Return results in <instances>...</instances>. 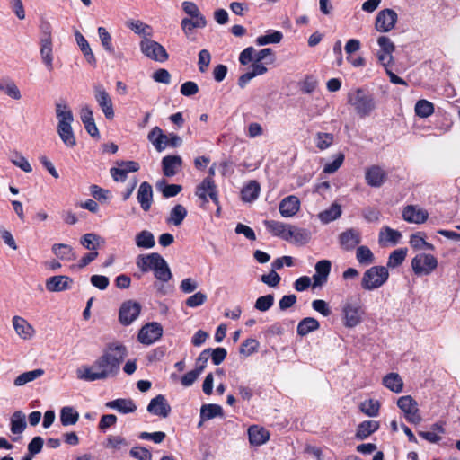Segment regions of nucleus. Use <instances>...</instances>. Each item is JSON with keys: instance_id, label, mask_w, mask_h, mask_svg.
Segmentation results:
<instances>
[{"instance_id": "603ef678", "label": "nucleus", "mask_w": 460, "mask_h": 460, "mask_svg": "<svg viewBox=\"0 0 460 460\" xmlns=\"http://www.w3.org/2000/svg\"><path fill=\"white\" fill-rule=\"evenodd\" d=\"M410 244L415 250H429L434 251L435 247L432 243L425 241L424 234L416 233L410 238Z\"/></svg>"}, {"instance_id": "9b49d317", "label": "nucleus", "mask_w": 460, "mask_h": 460, "mask_svg": "<svg viewBox=\"0 0 460 460\" xmlns=\"http://www.w3.org/2000/svg\"><path fill=\"white\" fill-rule=\"evenodd\" d=\"M140 312L141 305L139 303L127 300L119 307V321L122 325H129L139 316Z\"/></svg>"}, {"instance_id": "7ed1b4c3", "label": "nucleus", "mask_w": 460, "mask_h": 460, "mask_svg": "<svg viewBox=\"0 0 460 460\" xmlns=\"http://www.w3.org/2000/svg\"><path fill=\"white\" fill-rule=\"evenodd\" d=\"M348 103L354 108L360 117L368 116L376 109L373 96L360 88L349 92Z\"/></svg>"}, {"instance_id": "e2e57ef3", "label": "nucleus", "mask_w": 460, "mask_h": 460, "mask_svg": "<svg viewBox=\"0 0 460 460\" xmlns=\"http://www.w3.org/2000/svg\"><path fill=\"white\" fill-rule=\"evenodd\" d=\"M259 348V341L255 339H246L243 341V342L241 344L239 349V353L244 357L247 358L253 353H255L258 350Z\"/></svg>"}, {"instance_id": "aec40b11", "label": "nucleus", "mask_w": 460, "mask_h": 460, "mask_svg": "<svg viewBox=\"0 0 460 460\" xmlns=\"http://www.w3.org/2000/svg\"><path fill=\"white\" fill-rule=\"evenodd\" d=\"M300 209V200L295 195L283 199L279 203V213L283 217H292Z\"/></svg>"}, {"instance_id": "13d9d810", "label": "nucleus", "mask_w": 460, "mask_h": 460, "mask_svg": "<svg viewBox=\"0 0 460 460\" xmlns=\"http://www.w3.org/2000/svg\"><path fill=\"white\" fill-rule=\"evenodd\" d=\"M101 241H102V239L99 235L93 233H88L81 237L80 243L85 249L93 252L97 251V246H99Z\"/></svg>"}, {"instance_id": "393cba45", "label": "nucleus", "mask_w": 460, "mask_h": 460, "mask_svg": "<svg viewBox=\"0 0 460 460\" xmlns=\"http://www.w3.org/2000/svg\"><path fill=\"white\" fill-rule=\"evenodd\" d=\"M331 267L332 263L329 260H322L315 264V273L313 276L314 287L322 286L327 281Z\"/></svg>"}, {"instance_id": "c9c22d12", "label": "nucleus", "mask_w": 460, "mask_h": 460, "mask_svg": "<svg viewBox=\"0 0 460 460\" xmlns=\"http://www.w3.org/2000/svg\"><path fill=\"white\" fill-rule=\"evenodd\" d=\"M402 238V234L389 226H384L379 232L378 242L381 245L396 244Z\"/></svg>"}, {"instance_id": "0eeeda50", "label": "nucleus", "mask_w": 460, "mask_h": 460, "mask_svg": "<svg viewBox=\"0 0 460 460\" xmlns=\"http://www.w3.org/2000/svg\"><path fill=\"white\" fill-rule=\"evenodd\" d=\"M397 406L403 412L404 418L412 424H419L422 421L418 402L411 395L401 396L397 400Z\"/></svg>"}, {"instance_id": "ea45409f", "label": "nucleus", "mask_w": 460, "mask_h": 460, "mask_svg": "<svg viewBox=\"0 0 460 460\" xmlns=\"http://www.w3.org/2000/svg\"><path fill=\"white\" fill-rule=\"evenodd\" d=\"M57 131L60 139L67 147L75 146L76 139L72 125L57 126Z\"/></svg>"}, {"instance_id": "2f4dec72", "label": "nucleus", "mask_w": 460, "mask_h": 460, "mask_svg": "<svg viewBox=\"0 0 460 460\" xmlns=\"http://www.w3.org/2000/svg\"><path fill=\"white\" fill-rule=\"evenodd\" d=\"M75 41L82 51L86 62L92 66L96 65L95 56L84 36L79 31H75Z\"/></svg>"}, {"instance_id": "09e8293b", "label": "nucleus", "mask_w": 460, "mask_h": 460, "mask_svg": "<svg viewBox=\"0 0 460 460\" xmlns=\"http://www.w3.org/2000/svg\"><path fill=\"white\" fill-rule=\"evenodd\" d=\"M283 39V34L279 31H268L265 35L259 36L256 39V43L259 46H264L268 44L279 43Z\"/></svg>"}, {"instance_id": "774afa93", "label": "nucleus", "mask_w": 460, "mask_h": 460, "mask_svg": "<svg viewBox=\"0 0 460 460\" xmlns=\"http://www.w3.org/2000/svg\"><path fill=\"white\" fill-rule=\"evenodd\" d=\"M274 303L273 295L261 296L257 298L254 307L261 312L268 311Z\"/></svg>"}, {"instance_id": "bb28decb", "label": "nucleus", "mask_w": 460, "mask_h": 460, "mask_svg": "<svg viewBox=\"0 0 460 460\" xmlns=\"http://www.w3.org/2000/svg\"><path fill=\"white\" fill-rule=\"evenodd\" d=\"M249 442L252 446H261L270 439V432L262 427L257 425L251 426L248 429Z\"/></svg>"}, {"instance_id": "e433bc0d", "label": "nucleus", "mask_w": 460, "mask_h": 460, "mask_svg": "<svg viewBox=\"0 0 460 460\" xmlns=\"http://www.w3.org/2000/svg\"><path fill=\"white\" fill-rule=\"evenodd\" d=\"M264 226L267 230L270 231L273 235L280 237L286 241L288 232L290 225L285 224L279 221L265 220Z\"/></svg>"}, {"instance_id": "58836bf2", "label": "nucleus", "mask_w": 460, "mask_h": 460, "mask_svg": "<svg viewBox=\"0 0 460 460\" xmlns=\"http://www.w3.org/2000/svg\"><path fill=\"white\" fill-rule=\"evenodd\" d=\"M379 429V422L376 420H365L361 422L356 431V438L365 439Z\"/></svg>"}, {"instance_id": "8fccbe9b", "label": "nucleus", "mask_w": 460, "mask_h": 460, "mask_svg": "<svg viewBox=\"0 0 460 460\" xmlns=\"http://www.w3.org/2000/svg\"><path fill=\"white\" fill-rule=\"evenodd\" d=\"M356 259L361 265H370L375 261L374 253L365 245L358 246L356 250Z\"/></svg>"}, {"instance_id": "cd10ccee", "label": "nucleus", "mask_w": 460, "mask_h": 460, "mask_svg": "<svg viewBox=\"0 0 460 460\" xmlns=\"http://www.w3.org/2000/svg\"><path fill=\"white\" fill-rule=\"evenodd\" d=\"M160 256L161 255L157 252L139 254L136 258V265L143 273H146L150 270L153 271Z\"/></svg>"}, {"instance_id": "a18cd8bd", "label": "nucleus", "mask_w": 460, "mask_h": 460, "mask_svg": "<svg viewBox=\"0 0 460 460\" xmlns=\"http://www.w3.org/2000/svg\"><path fill=\"white\" fill-rule=\"evenodd\" d=\"M207 25L206 18H183L181 22V27L185 35H189L190 32L195 28H204Z\"/></svg>"}, {"instance_id": "f704fd0d", "label": "nucleus", "mask_w": 460, "mask_h": 460, "mask_svg": "<svg viewBox=\"0 0 460 460\" xmlns=\"http://www.w3.org/2000/svg\"><path fill=\"white\" fill-rule=\"evenodd\" d=\"M382 384L390 391L400 394L403 390V381L399 374L392 372L383 377Z\"/></svg>"}, {"instance_id": "69168bd1", "label": "nucleus", "mask_w": 460, "mask_h": 460, "mask_svg": "<svg viewBox=\"0 0 460 460\" xmlns=\"http://www.w3.org/2000/svg\"><path fill=\"white\" fill-rule=\"evenodd\" d=\"M4 93L15 101L22 99V93L19 87L11 79L4 81Z\"/></svg>"}, {"instance_id": "6ab92c4d", "label": "nucleus", "mask_w": 460, "mask_h": 460, "mask_svg": "<svg viewBox=\"0 0 460 460\" xmlns=\"http://www.w3.org/2000/svg\"><path fill=\"white\" fill-rule=\"evenodd\" d=\"M365 179L369 186L378 188L385 182L387 175L383 168L374 165L366 170Z\"/></svg>"}, {"instance_id": "c85d7f7f", "label": "nucleus", "mask_w": 460, "mask_h": 460, "mask_svg": "<svg viewBox=\"0 0 460 460\" xmlns=\"http://www.w3.org/2000/svg\"><path fill=\"white\" fill-rule=\"evenodd\" d=\"M106 407L118 411L122 414L132 413L137 410V405L132 399L119 398L106 402Z\"/></svg>"}, {"instance_id": "3c124183", "label": "nucleus", "mask_w": 460, "mask_h": 460, "mask_svg": "<svg viewBox=\"0 0 460 460\" xmlns=\"http://www.w3.org/2000/svg\"><path fill=\"white\" fill-rule=\"evenodd\" d=\"M261 188L258 182L251 181L242 190V199L245 202H251L256 199L259 196Z\"/></svg>"}, {"instance_id": "f257e3e1", "label": "nucleus", "mask_w": 460, "mask_h": 460, "mask_svg": "<svg viewBox=\"0 0 460 460\" xmlns=\"http://www.w3.org/2000/svg\"><path fill=\"white\" fill-rule=\"evenodd\" d=\"M127 356V348L122 343L111 342L91 365H82L76 368V378L84 382L114 378L119 373L120 366Z\"/></svg>"}, {"instance_id": "a211bd4d", "label": "nucleus", "mask_w": 460, "mask_h": 460, "mask_svg": "<svg viewBox=\"0 0 460 460\" xmlns=\"http://www.w3.org/2000/svg\"><path fill=\"white\" fill-rule=\"evenodd\" d=\"M147 411L151 414L166 418L171 412V407L165 397L159 394L150 401Z\"/></svg>"}, {"instance_id": "ddd939ff", "label": "nucleus", "mask_w": 460, "mask_h": 460, "mask_svg": "<svg viewBox=\"0 0 460 460\" xmlns=\"http://www.w3.org/2000/svg\"><path fill=\"white\" fill-rule=\"evenodd\" d=\"M12 326L17 337L22 341H31L36 335V330L24 317L14 315L12 318Z\"/></svg>"}, {"instance_id": "49530a36", "label": "nucleus", "mask_w": 460, "mask_h": 460, "mask_svg": "<svg viewBox=\"0 0 460 460\" xmlns=\"http://www.w3.org/2000/svg\"><path fill=\"white\" fill-rule=\"evenodd\" d=\"M221 416H223V408L218 404H205L200 409V418L202 420H208Z\"/></svg>"}, {"instance_id": "a19ab883", "label": "nucleus", "mask_w": 460, "mask_h": 460, "mask_svg": "<svg viewBox=\"0 0 460 460\" xmlns=\"http://www.w3.org/2000/svg\"><path fill=\"white\" fill-rule=\"evenodd\" d=\"M341 215V207L338 203H332L328 208L318 214V218L323 224H328Z\"/></svg>"}, {"instance_id": "5fc2aeb1", "label": "nucleus", "mask_w": 460, "mask_h": 460, "mask_svg": "<svg viewBox=\"0 0 460 460\" xmlns=\"http://www.w3.org/2000/svg\"><path fill=\"white\" fill-rule=\"evenodd\" d=\"M97 32L103 49L109 54H115L112 39L109 31L104 27H99Z\"/></svg>"}, {"instance_id": "c03bdc74", "label": "nucleus", "mask_w": 460, "mask_h": 460, "mask_svg": "<svg viewBox=\"0 0 460 460\" xmlns=\"http://www.w3.org/2000/svg\"><path fill=\"white\" fill-rule=\"evenodd\" d=\"M79 420V413L71 406L60 410V421L63 426L75 425Z\"/></svg>"}, {"instance_id": "4468645a", "label": "nucleus", "mask_w": 460, "mask_h": 460, "mask_svg": "<svg viewBox=\"0 0 460 460\" xmlns=\"http://www.w3.org/2000/svg\"><path fill=\"white\" fill-rule=\"evenodd\" d=\"M361 242V233L355 228H349L339 234V243L345 251L354 250Z\"/></svg>"}, {"instance_id": "f3484780", "label": "nucleus", "mask_w": 460, "mask_h": 460, "mask_svg": "<svg viewBox=\"0 0 460 460\" xmlns=\"http://www.w3.org/2000/svg\"><path fill=\"white\" fill-rule=\"evenodd\" d=\"M73 279L66 275H57L46 280V288L49 292H62L71 288Z\"/></svg>"}, {"instance_id": "6e6552de", "label": "nucleus", "mask_w": 460, "mask_h": 460, "mask_svg": "<svg viewBox=\"0 0 460 460\" xmlns=\"http://www.w3.org/2000/svg\"><path fill=\"white\" fill-rule=\"evenodd\" d=\"M141 52L148 58L159 62H165L169 56L166 49L157 41L143 39L139 43Z\"/></svg>"}, {"instance_id": "de8ad7c7", "label": "nucleus", "mask_w": 460, "mask_h": 460, "mask_svg": "<svg viewBox=\"0 0 460 460\" xmlns=\"http://www.w3.org/2000/svg\"><path fill=\"white\" fill-rule=\"evenodd\" d=\"M25 414L17 411L11 417V431L13 434H21L26 429Z\"/></svg>"}, {"instance_id": "052dcab7", "label": "nucleus", "mask_w": 460, "mask_h": 460, "mask_svg": "<svg viewBox=\"0 0 460 460\" xmlns=\"http://www.w3.org/2000/svg\"><path fill=\"white\" fill-rule=\"evenodd\" d=\"M157 189L163 193L164 198H172L178 195L182 188L178 184H168L166 185L164 181L157 182Z\"/></svg>"}, {"instance_id": "b1692460", "label": "nucleus", "mask_w": 460, "mask_h": 460, "mask_svg": "<svg viewBox=\"0 0 460 460\" xmlns=\"http://www.w3.org/2000/svg\"><path fill=\"white\" fill-rule=\"evenodd\" d=\"M137 199L144 211H148L151 208L153 203V189L148 182L144 181L140 184Z\"/></svg>"}, {"instance_id": "dca6fc26", "label": "nucleus", "mask_w": 460, "mask_h": 460, "mask_svg": "<svg viewBox=\"0 0 460 460\" xmlns=\"http://www.w3.org/2000/svg\"><path fill=\"white\" fill-rule=\"evenodd\" d=\"M402 217L409 223L422 224L428 219L429 213L418 206L408 205L402 210Z\"/></svg>"}, {"instance_id": "0e129e2a", "label": "nucleus", "mask_w": 460, "mask_h": 460, "mask_svg": "<svg viewBox=\"0 0 460 460\" xmlns=\"http://www.w3.org/2000/svg\"><path fill=\"white\" fill-rule=\"evenodd\" d=\"M333 143V136L330 133L319 132L316 134L315 145L320 150H325Z\"/></svg>"}, {"instance_id": "4be33fe9", "label": "nucleus", "mask_w": 460, "mask_h": 460, "mask_svg": "<svg viewBox=\"0 0 460 460\" xmlns=\"http://www.w3.org/2000/svg\"><path fill=\"white\" fill-rule=\"evenodd\" d=\"M55 113L58 119V126L72 125L74 121L73 112L66 101H60L55 104Z\"/></svg>"}, {"instance_id": "412c9836", "label": "nucleus", "mask_w": 460, "mask_h": 460, "mask_svg": "<svg viewBox=\"0 0 460 460\" xmlns=\"http://www.w3.org/2000/svg\"><path fill=\"white\" fill-rule=\"evenodd\" d=\"M147 139L159 153L168 146V134H164L163 129L157 126L150 130Z\"/></svg>"}, {"instance_id": "79ce46f5", "label": "nucleus", "mask_w": 460, "mask_h": 460, "mask_svg": "<svg viewBox=\"0 0 460 460\" xmlns=\"http://www.w3.org/2000/svg\"><path fill=\"white\" fill-rule=\"evenodd\" d=\"M320 327L319 322L314 317H305L301 320L297 325L296 332L300 336H305L308 333L318 330Z\"/></svg>"}, {"instance_id": "9d476101", "label": "nucleus", "mask_w": 460, "mask_h": 460, "mask_svg": "<svg viewBox=\"0 0 460 460\" xmlns=\"http://www.w3.org/2000/svg\"><path fill=\"white\" fill-rule=\"evenodd\" d=\"M94 99L103 112L105 118L109 120L113 119L115 113L112 100L102 84H96L93 87Z\"/></svg>"}, {"instance_id": "39448f33", "label": "nucleus", "mask_w": 460, "mask_h": 460, "mask_svg": "<svg viewBox=\"0 0 460 460\" xmlns=\"http://www.w3.org/2000/svg\"><path fill=\"white\" fill-rule=\"evenodd\" d=\"M438 259L430 253L420 252L411 260V269L417 276L431 274L438 268Z\"/></svg>"}, {"instance_id": "c756f323", "label": "nucleus", "mask_w": 460, "mask_h": 460, "mask_svg": "<svg viewBox=\"0 0 460 460\" xmlns=\"http://www.w3.org/2000/svg\"><path fill=\"white\" fill-rule=\"evenodd\" d=\"M51 252L58 260L63 261H72L76 259L73 247L66 243H54L51 246Z\"/></svg>"}, {"instance_id": "f8f14e48", "label": "nucleus", "mask_w": 460, "mask_h": 460, "mask_svg": "<svg viewBox=\"0 0 460 460\" xmlns=\"http://www.w3.org/2000/svg\"><path fill=\"white\" fill-rule=\"evenodd\" d=\"M163 335V327L160 323L153 322L145 324L139 331L137 340L145 345H151Z\"/></svg>"}, {"instance_id": "6e6d98bb", "label": "nucleus", "mask_w": 460, "mask_h": 460, "mask_svg": "<svg viewBox=\"0 0 460 460\" xmlns=\"http://www.w3.org/2000/svg\"><path fill=\"white\" fill-rule=\"evenodd\" d=\"M360 411L369 417H376L379 413L380 402L377 400L368 399L360 403Z\"/></svg>"}, {"instance_id": "f03ea898", "label": "nucleus", "mask_w": 460, "mask_h": 460, "mask_svg": "<svg viewBox=\"0 0 460 460\" xmlns=\"http://www.w3.org/2000/svg\"><path fill=\"white\" fill-rule=\"evenodd\" d=\"M341 316L342 324L349 329L361 324L365 318V310L360 302L353 297H349L341 305Z\"/></svg>"}, {"instance_id": "338daca9", "label": "nucleus", "mask_w": 460, "mask_h": 460, "mask_svg": "<svg viewBox=\"0 0 460 460\" xmlns=\"http://www.w3.org/2000/svg\"><path fill=\"white\" fill-rule=\"evenodd\" d=\"M183 12L191 18H205L198 5L191 1H183L181 4Z\"/></svg>"}, {"instance_id": "7c9ffc66", "label": "nucleus", "mask_w": 460, "mask_h": 460, "mask_svg": "<svg viewBox=\"0 0 460 460\" xmlns=\"http://www.w3.org/2000/svg\"><path fill=\"white\" fill-rule=\"evenodd\" d=\"M287 237L288 238H286V241L288 242H291L296 244H305L309 242L311 234L306 229L299 228L290 225Z\"/></svg>"}, {"instance_id": "423d86ee", "label": "nucleus", "mask_w": 460, "mask_h": 460, "mask_svg": "<svg viewBox=\"0 0 460 460\" xmlns=\"http://www.w3.org/2000/svg\"><path fill=\"white\" fill-rule=\"evenodd\" d=\"M376 43L379 48L376 52L377 61L385 69H387L394 64L393 54L395 51V45L389 37L385 35L379 36Z\"/></svg>"}, {"instance_id": "20e7f679", "label": "nucleus", "mask_w": 460, "mask_h": 460, "mask_svg": "<svg viewBox=\"0 0 460 460\" xmlns=\"http://www.w3.org/2000/svg\"><path fill=\"white\" fill-rule=\"evenodd\" d=\"M389 272L385 266H373L367 269L361 279L363 289L371 291L382 287L388 279Z\"/></svg>"}, {"instance_id": "37998d69", "label": "nucleus", "mask_w": 460, "mask_h": 460, "mask_svg": "<svg viewBox=\"0 0 460 460\" xmlns=\"http://www.w3.org/2000/svg\"><path fill=\"white\" fill-rule=\"evenodd\" d=\"M44 375V370L37 368L31 371H27L19 375L13 381L15 386H22L28 383H31L37 378H40Z\"/></svg>"}, {"instance_id": "2eb2a0df", "label": "nucleus", "mask_w": 460, "mask_h": 460, "mask_svg": "<svg viewBox=\"0 0 460 460\" xmlns=\"http://www.w3.org/2000/svg\"><path fill=\"white\" fill-rule=\"evenodd\" d=\"M196 195L204 203L208 202L210 198L214 202L217 203V194L216 191V185L211 177L205 178L202 182L197 187Z\"/></svg>"}, {"instance_id": "4c0bfd02", "label": "nucleus", "mask_w": 460, "mask_h": 460, "mask_svg": "<svg viewBox=\"0 0 460 460\" xmlns=\"http://www.w3.org/2000/svg\"><path fill=\"white\" fill-rule=\"evenodd\" d=\"M135 244L139 249H152L155 245V236L148 230H142L135 235Z\"/></svg>"}, {"instance_id": "473e14b6", "label": "nucleus", "mask_w": 460, "mask_h": 460, "mask_svg": "<svg viewBox=\"0 0 460 460\" xmlns=\"http://www.w3.org/2000/svg\"><path fill=\"white\" fill-rule=\"evenodd\" d=\"M153 272L156 280L160 282H168L172 278L169 265L162 256L158 259Z\"/></svg>"}, {"instance_id": "72a5a7b5", "label": "nucleus", "mask_w": 460, "mask_h": 460, "mask_svg": "<svg viewBox=\"0 0 460 460\" xmlns=\"http://www.w3.org/2000/svg\"><path fill=\"white\" fill-rule=\"evenodd\" d=\"M187 215V208L181 204H177L170 210L165 221L168 225L179 226L182 224Z\"/></svg>"}, {"instance_id": "bf43d9fd", "label": "nucleus", "mask_w": 460, "mask_h": 460, "mask_svg": "<svg viewBox=\"0 0 460 460\" xmlns=\"http://www.w3.org/2000/svg\"><path fill=\"white\" fill-rule=\"evenodd\" d=\"M415 113L420 118H427L434 112V105L427 100H420L415 104Z\"/></svg>"}, {"instance_id": "864d4df0", "label": "nucleus", "mask_w": 460, "mask_h": 460, "mask_svg": "<svg viewBox=\"0 0 460 460\" xmlns=\"http://www.w3.org/2000/svg\"><path fill=\"white\" fill-rule=\"evenodd\" d=\"M10 161L13 164L19 167L25 172H32V167L27 158L20 152L14 151L10 155Z\"/></svg>"}, {"instance_id": "1a4fd4ad", "label": "nucleus", "mask_w": 460, "mask_h": 460, "mask_svg": "<svg viewBox=\"0 0 460 460\" xmlns=\"http://www.w3.org/2000/svg\"><path fill=\"white\" fill-rule=\"evenodd\" d=\"M398 14L390 8L383 9L377 13L375 20V29L380 33H387L393 31L397 23Z\"/></svg>"}, {"instance_id": "5701e85b", "label": "nucleus", "mask_w": 460, "mask_h": 460, "mask_svg": "<svg viewBox=\"0 0 460 460\" xmlns=\"http://www.w3.org/2000/svg\"><path fill=\"white\" fill-rule=\"evenodd\" d=\"M182 159L179 155H166L162 160L163 172L167 177L174 176L181 168Z\"/></svg>"}, {"instance_id": "680f3d73", "label": "nucleus", "mask_w": 460, "mask_h": 460, "mask_svg": "<svg viewBox=\"0 0 460 460\" xmlns=\"http://www.w3.org/2000/svg\"><path fill=\"white\" fill-rule=\"evenodd\" d=\"M407 255V249L400 248L394 250L389 256L387 261V267L389 268H396L401 265L405 260Z\"/></svg>"}, {"instance_id": "a878e982", "label": "nucleus", "mask_w": 460, "mask_h": 460, "mask_svg": "<svg viewBox=\"0 0 460 460\" xmlns=\"http://www.w3.org/2000/svg\"><path fill=\"white\" fill-rule=\"evenodd\" d=\"M40 54L41 61L49 71L53 70V42L49 40H40Z\"/></svg>"}, {"instance_id": "4d7b16f0", "label": "nucleus", "mask_w": 460, "mask_h": 460, "mask_svg": "<svg viewBox=\"0 0 460 460\" xmlns=\"http://www.w3.org/2000/svg\"><path fill=\"white\" fill-rule=\"evenodd\" d=\"M128 26L135 33L144 37V39H148L153 34L152 28L141 21H132L128 23Z\"/></svg>"}]
</instances>
